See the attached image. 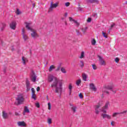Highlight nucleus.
Segmentation results:
<instances>
[{
	"label": "nucleus",
	"mask_w": 127,
	"mask_h": 127,
	"mask_svg": "<svg viewBox=\"0 0 127 127\" xmlns=\"http://www.w3.org/2000/svg\"><path fill=\"white\" fill-rule=\"evenodd\" d=\"M5 23H1L0 24V26L1 27V30H3V28H4V27H5Z\"/></svg>",
	"instance_id": "obj_21"
},
{
	"label": "nucleus",
	"mask_w": 127,
	"mask_h": 127,
	"mask_svg": "<svg viewBox=\"0 0 127 127\" xmlns=\"http://www.w3.org/2000/svg\"><path fill=\"white\" fill-rule=\"evenodd\" d=\"M30 25H31V23H26V28L28 29V30H30V31L32 32L31 34V36H32L33 38H37V37H39L38 34H37L36 31L33 30V29L30 27Z\"/></svg>",
	"instance_id": "obj_3"
},
{
	"label": "nucleus",
	"mask_w": 127,
	"mask_h": 127,
	"mask_svg": "<svg viewBox=\"0 0 127 127\" xmlns=\"http://www.w3.org/2000/svg\"><path fill=\"white\" fill-rule=\"evenodd\" d=\"M68 89L69 90V95H71L72 93V89H73V86L72 85V83H69L68 85Z\"/></svg>",
	"instance_id": "obj_18"
},
{
	"label": "nucleus",
	"mask_w": 127,
	"mask_h": 127,
	"mask_svg": "<svg viewBox=\"0 0 127 127\" xmlns=\"http://www.w3.org/2000/svg\"><path fill=\"white\" fill-rule=\"evenodd\" d=\"M78 10H80V11H82L83 10V9L80 7L78 8Z\"/></svg>",
	"instance_id": "obj_49"
},
{
	"label": "nucleus",
	"mask_w": 127,
	"mask_h": 127,
	"mask_svg": "<svg viewBox=\"0 0 127 127\" xmlns=\"http://www.w3.org/2000/svg\"><path fill=\"white\" fill-rule=\"evenodd\" d=\"M92 68L93 70H97V69L98 68V67H97V65H96L95 64H92Z\"/></svg>",
	"instance_id": "obj_31"
},
{
	"label": "nucleus",
	"mask_w": 127,
	"mask_h": 127,
	"mask_svg": "<svg viewBox=\"0 0 127 127\" xmlns=\"http://www.w3.org/2000/svg\"><path fill=\"white\" fill-rule=\"evenodd\" d=\"M69 21H70L71 22H75L76 21V20H75L74 19H73V18L71 17H69Z\"/></svg>",
	"instance_id": "obj_32"
},
{
	"label": "nucleus",
	"mask_w": 127,
	"mask_h": 127,
	"mask_svg": "<svg viewBox=\"0 0 127 127\" xmlns=\"http://www.w3.org/2000/svg\"><path fill=\"white\" fill-rule=\"evenodd\" d=\"M32 99H34V100H36V95H35V93L32 94Z\"/></svg>",
	"instance_id": "obj_33"
},
{
	"label": "nucleus",
	"mask_w": 127,
	"mask_h": 127,
	"mask_svg": "<svg viewBox=\"0 0 127 127\" xmlns=\"http://www.w3.org/2000/svg\"><path fill=\"white\" fill-rule=\"evenodd\" d=\"M125 4H127V1H126Z\"/></svg>",
	"instance_id": "obj_56"
},
{
	"label": "nucleus",
	"mask_w": 127,
	"mask_h": 127,
	"mask_svg": "<svg viewBox=\"0 0 127 127\" xmlns=\"http://www.w3.org/2000/svg\"><path fill=\"white\" fill-rule=\"evenodd\" d=\"M48 124H49V125H51V124H52V119H51V118H48Z\"/></svg>",
	"instance_id": "obj_30"
},
{
	"label": "nucleus",
	"mask_w": 127,
	"mask_h": 127,
	"mask_svg": "<svg viewBox=\"0 0 127 127\" xmlns=\"http://www.w3.org/2000/svg\"><path fill=\"white\" fill-rule=\"evenodd\" d=\"M86 2L88 3H99L98 0H86Z\"/></svg>",
	"instance_id": "obj_14"
},
{
	"label": "nucleus",
	"mask_w": 127,
	"mask_h": 127,
	"mask_svg": "<svg viewBox=\"0 0 127 127\" xmlns=\"http://www.w3.org/2000/svg\"><path fill=\"white\" fill-rule=\"evenodd\" d=\"M93 16H94V17H97V13H94L92 14Z\"/></svg>",
	"instance_id": "obj_47"
},
{
	"label": "nucleus",
	"mask_w": 127,
	"mask_h": 127,
	"mask_svg": "<svg viewBox=\"0 0 127 127\" xmlns=\"http://www.w3.org/2000/svg\"><path fill=\"white\" fill-rule=\"evenodd\" d=\"M90 88L91 90H93L94 92H96L97 91V88H96V86H95V85L93 84V83H90Z\"/></svg>",
	"instance_id": "obj_15"
},
{
	"label": "nucleus",
	"mask_w": 127,
	"mask_h": 127,
	"mask_svg": "<svg viewBox=\"0 0 127 127\" xmlns=\"http://www.w3.org/2000/svg\"><path fill=\"white\" fill-rule=\"evenodd\" d=\"M111 125L114 127L115 126V122L114 121H112L111 122Z\"/></svg>",
	"instance_id": "obj_48"
},
{
	"label": "nucleus",
	"mask_w": 127,
	"mask_h": 127,
	"mask_svg": "<svg viewBox=\"0 0 127 127\" xmlns=\"http://www.w3.org/2000/svg\"><path fill=\"white\" fill-rule=\"evenodd\" d=\"M32 94H35V91L34 90V88H32L31 89Z\"/></svg>",
	"instance_id": "obj_45"
},
{
	"label": "nucleus",
	"mask_w": 127,
	"mask_h": 127,
	"mask_svg": "<svg viewBox=\"0 0 127 127\" xmlns=\"http://www.w3.org/2000/svg\"><path fill=\"white\" fill-rule=\"evenodd\" d=\"M16 13V14H20V13H21V12L19 10V9H17Z\"/></svg>",
	"instance_id": "obj_35"
},
{
	"label": "nucleus",
	"mask_w": 127,
	"mask_h": 127,
	"mask_svg": "<svg viewBox=\"0 0 127 127\" xmlns=\"http://www.w3.org/2000/svg\"><path fill=\"white\" fill-rule=\"evenodd\" d=\"M10 28L11 29H13L14 30L16 28V22L15 21H12L10 24Z\"/></svg>",
	"instance_id": "obj_9"
},
{
	"label": "nucleus",
	"mask_w": 127,
	"mask_h": 127,
	"mask_svg": "<svg viewBox=\"0 0 127 127\" xmlns=\"http://www.w3.org/2000/svg\"><path fill=\"white\" fill-rule=\"evenodd\" d=\"M76 34L77 35H81V32H80V31H79V30H76Z\"/></svg>",
	"instance_id": "obj_41"
},
{
	"label": "nucleus",
	"mask_w": 127,
	"mask_h": 127,
	"mask_svg": "<svg viewBox=\"0 0 127 127\" xmlns=\"http://www.w3.org/2000/svg\"><path fill=\"white\" fill-rule=\"evenodd\" d=\"M30 111H29V109L27 107V106H25L24 108V111L23 112V116H25V114H29Z\"/></svg>",
	"instance_id": "obj_11"
},
{
	"label": "nucleus",
	"mask_w": 127,
	"mask_h": 127,
	"mask_svg": "<svg viewBox=\"0 0 127 127\" xmlns=\"http://www.w3.org/2000/svg\"><path fill=\"white\" fill-rule=\"evenodd\" d=\"M92 20V19H91V18H88L87 19V22H91Z\"/></svg>",
	"instance_id": "obj_46"
},
{
	"label": "nucleus",
	"mask_w": 127,
	"mask_h": 127,
	"mask_svg": "<svg viewBox=\"0 0 127 127\" xmlns=\"http://www.w3.org/2000/svg\"><path fill=\"white\" fill-rule=\"evenodd\" d=\"M61 71L62 72V73L66 74V70L65 69V68H64V67H61Z\"/></svg>",
	"instance_id": "obj_27"
},
{
	"label": "nucleus",
	"mask_w": 127,
	"mask_h": 127,
	"mask_svg": "<svg viewBox=\"0 0 127 127\" xmlns=\"http://www.w3.org/2000/svg\"><path fill=\"white\" fill-rule=\"evenodd\" d=\"M101 117L103 119H108V120H111L112 119V116L106 114H101Z\"/></svg>",
	"instance_id": "obj_10"
},
{
	"label": "nucleus",
	"mask_w": 127,
	"mask_h": 127,
	"mask_svg": "<svg viewBox=\"0 0 127 127\" xmlns=\"http://www.w3.org/2000/svg\"><path fill=\"white\" fill-rule=\"evenodd\" d=\"M87 78H88V76L87 75V74H86L85 73H83L82 80H83V81H85V82H86V81H87Z\"/></svg>",
	"instance_id": "obj_19"
},
{
	"label": "nucleus",
	"mask_w": 127,
	"mask_h": 127,
	"mask_svg": "<svg viewBox=\"0 0 127 127\" xmlns=\"http://www.w3.org/2000/svg\"><path fill=\"white\" fill-rule=\"evenodd\" d=\"M102 35H103L104 37H105V38H108V34L104 32V31L102 32Z\"/></svg>",
	"instance_id": "obj_28"
},
{
	"label": "nucleus",
	"mask_w": 127,
	"mask_h": 127,
	"mask_svg": "<svg viewBox=\"0 0 127 127\" xmlns=\"http://www.w3.org/2000/svg\"><path fill=\"white\" fill-rule=\"evenodd\" d=\"M28 61V60H27V59L26 58H25L24 57H23L22 58V62L24 65H25V64H26V63H27Z\"/></svg>",
	"instance_id": "obj_17"
},
{
	"label": "nucleus",
	"mask_w": 127,
	"mask_h": 127,
	"mask_svg": "<svg viewBox=\"0 0 127 127\" xmlns=\"http://www.w3.org/2000/svg\"><path fill=\"white\" fill-rule=\"evenodd\" d=\"M115 61V62H116V63H119V62H120V59H119L118 58H116Z\"/></svg>",
	"instance_id": "obj_37"
},
{
	"label": "nucleus",
	"mask_w": 127,
	"mask_h": 127,
	"mask_svg": "<svg viewBox=\"0 0 127 127\" xmlns=\"http://www.w3.org/2000/svg\"><path fill=\"white\" fill-rule=\"evenodd\" d=\"M37 78V76L34 73V71L33 70L31 71V80L32 82H36V79Z\"/></svg>",
	"instance_id": "obj_7"
},
{
	"label": "nucleus",
	"mask_w": 127,
	"mask_h": 127,
	"mask_svg": "<svg viewBox=\"0 0 127 127\" xmlns=\"http://www.w3.org/2000/svg\"><path fill=\"white\" fill-rule=\"evenodd\" d=\"M113 26H115V23L111 25V28H113Z\"/></svg>",
	"instance_id": "obj_53"
},
{
	"label": "nucleus",
	"mask_w": 127,
	"mask_h": 127,
	"mask_svg": "<svg viewBox=\"0 0 127 127\" xmlns=\"http://www.w3.org/2000/svg\"><path fill=\"white\" fill-rule=\"evenodd\" d=\"M103 105V102H100L98 104L95 106V114L96 115H98V114L100 113V111L102 112V113H104V114H106L107 113V109L109 108V105H110V102L109 101H107L104 107L102 108V109L101 110L99 109L100 107Z\"/></svg>",
	"instance_id": "obj_2"
},
{
	"label": "nucleus",
	"mask_w": 127,
	"mask_h": 127,
	"mask_svg": "<svg viewBox=\"0 0 127 127\" xmlns=\"http://www.w3.org/2000/svg\"><path fill=\"white\" fill-rule=\"evenodd\" d=\"M53 80H54V81L51 84V87L53 88V89H55L56 93H61V92H62L63 80H59L57 77L53 76L52 74L49 75L48 78V82H51Z\"/></svg>",
	"instance_id": "obj_1"
},
{
	"label": "nucleus",
	"mask_w": 127,
	"mask_h": 127,
	"mask_svg": "<svg viewBox=\"0 0 127 127\" xmlns=\"http://www.w3.org/2000/svg\"><path fill=\"white\" fill-rule=\"evenodd\" d=\"M24 103V97L22 94H19L17 95L16 98V101L15 102L16 106H19V105H22Z\"/></svg>",
	"instance_id": "obj_4"
},
{
	"label": "nucleus",
	"mask_w": 127,
	"mask_h": 127,
	"mask_svg": "<svg viewBox=\"0 0 127 127\" xmlns=\"http://www.w3.org/2000/svg\"><path fill=\"white\" fill-rule=\"evenodd\" d=\"M67 15H68V13H65V16H67Z\"/></svg>",
	"instance_id": "obj_54"
},
{
	"label": "nucleus",
	"mask_w": 127,
	"mask_h": 127,
	"mask_svg": "<svg viewBox=\"0 0 127 127\" xmlns=\"http://www.w3.org/2000/svg\"><path fill=\"white\" fill-rule=\"evenodd\" d=\"M33 6L34 7V6H35V4H33Z\"/></svg>",
	"instance_id": "obj_55"
},
{
	"label": "nucleus",
	"mask_w": 127,
	"mask_h": 127,
	"mask_svg": "<svg viewBox=\"0 0 127 127\" xmlns=\"http://www.w3.org/2000/svg\"><path fill=\"white\" fill-rule=\"evenodd\" d=\"M2 118L3 119H6L8 118V114L6 113V112L3 111H2Z\"/></svg>",
	"instance_id": "obj_16"
},
{
	"label": "nucleus",
	"mask_w": 127,
	"mask_h": 127,
	"mask_svg": "<svg viewBox=\"0 0 127 127\" xmlns=\"http://www.w3.org/2000/svg\"><path fill=\"white\" fill-rule=\"evenodd\" d=\"M65 6H69V5H70V2H67L65 3Z\"/></svg>",
	"instance_id": "obj_43"
},
{
	"label": "nucleus",
	"mask_w": 127,
	"mask_h": 127,
	"mask_svg": "<svg viewBox=\"0 0 127 127\" xmlns=\"http://www.w3.org/2000/svg\"><path fill=\"white\" fill-rule=\"evenodd\" d=\"M53 69H55V66L53 65H52L50 67V68L49 69V71L50 72H51L52 71V70H53Z\"/></svg>",
	"instance_id": "obj_25"
},
{
	"label": "nucleus",
	"mask_w": 127,
	"mask_h": 127,
	"mask_svg": "<svg viewBox=\"0 0 127 127\" xmlns=\"http://www.w3.org/2000/svg\"><path fill=\"white\" fill-rule=\"evenodd\" d=\"M35 106L37 108H40V105H39V103H35Z\"/></svg>",
	"instance_id": "obj_39"
},
{
	"label": "nucleus",
	"mask_w": 127,
	"mask_h": 127,
	"mask_svg": "<svg viewBox=\"0 0 127 127\" xmlns=\"http://www.w3.org/2000/svg\"><path fill=\"white\" fill-rule=\"evenodd\" d=\"M108 32H109V33H110V32H111V30H109V31H108Z\"/></svg>",
	"instance_id": "obj_57"
},
{
	"label": "nucleus",
	"mask_w": 127,
	"mask_h": 127,
	"mask_svg": "<svg viewBox=\"0 0 127 127\" xmlns=\"http://www.w3.org/2000/svg\"><path fill=\"white\" fill-rule=\"evenodd\" d=\"M48 110H51V104H50V103H48Z\"/></svg>",
	"instance_id": "obj_38"
},
{
	"label": "nucleus",
	"mask_w": 127,
	"mask_h": 127,
	"mask_svg": "<svg viewBox=\"0 0 127 127\" xmlns=\"http://www.w3.org/2000/svg\"><path fill=\"white\" fill-rule=\"evenodd\" d=\"M79 97L80 99H83V95L82 94V93H80L79 94Z\"/></svg>",
	"instance_id": "obj_44"
},
{
	"label": "nucleus",
	"mask_w": 127,
	"mask_h": 127,
	"mask_svg": "<svg viewBox=\"0 0 127 127\" xmlns=\"http://www.w3.org/2000/svg\"><path fill=\"white\" fill-rule=\"evenodd\" d=\"M77 109V107L76 106H72L71 107V110L73 113H76V110Z\"/></svg>",
	"instance_id": "obj_26"
},
{
	"label": "nucleus",
	"mask_w": 127,
	"mask_h": 127,
	"mask_svg": "<svg viewBox=\"0 0 127 127\" xmlns=\"http://www.w3.org/2000/svg\"><path fill=\"white\" fill-rule=\"evenodd\" d=\"M127 110H125L123 112H120V115H123L124 114H127Z\"/></svg>",
	"instance_id": "obj_40"
},
{
	"label": "nucleus",
	"mask_w": 127,
	"mask_h": 127,
	"mask_svg": "<svg viewBox=\"0 0 127 127\" xmlns=\"http://www.w3.org/2000/svg\"><path fill=\"white\" fill-rule=\"evenodd\" d=\"M81 82L82 81L80 79H79L77 80H76V84L77 86H80V84H81Z\"/></svg>",
	"instance_id": "obj_23"
},
{
	"label": "nucleus",
	"mask_w": 127,
	"mask_h": 127,
	"mask_svg": "<svg viewBox=\"0 0 127 127\" xmlns=\"http://www.w3.org/2000/svg\"><path fill=\"white\" fill-rule=\"evenodd\" d=\"M74 23H75L76 26H77V27H78V26H79V25H80V24L79 23H78V22H77V21H75Z\"/></svg>",
	"instance_id": "obj_36"
},
{
	"label": "nucleus",
	"mask_w": 127,
	"mask_h": 127,
	"mask_svg": "<svg viewBox=\"0 0 127 127\" xmlns=\"http://www.w3.org/2000/svg\"><path fill=\"white\" fill-rule=\"evenodd\" d=\"M58 6V3L53 4V2L51 3V6L49 8V10H52V8H55Z\"/></svg>",
	"instance_id": "obj_12"
},
{
	"label": "nucleus",
	"mask_w": 127,
	"mask_h": 127,
	"mask_svg": "<svg viewBox=\"0 0 127 127\" xmlns=\"http://www.w3.org/2000/svg\"><path fill=\"white\" fill-rule=\"evenodd\" d=\"M119 115H121L120 112V113H119V112L114 113L112 114V118H116V117H118V116H119Z\"/></svg>",
	"instance_id": "obj_20"
},
{
	"label": "nucleus",
	"mask_w": 127,
	"mask_h": 127,
	"mask_svg": "<svg viewBox=\"0 0 127 127\" xmlns=\"http://www.w3.org/2000/svg\"><path fill=\"white\" fill-rule=\"evenodd\" d=\"M99 58V64L101 65V66H106V62L104 60V59L101 57V56H98Z\"/></svg>",
	"instance_id": "obj_8"
},
{
	"label": "nucleus",
	"mask_w": 127,
	"mask_h": 127,
	"mask_svg": "<svg viewBox=\"0 0 127 127\" xmlns=\"http://www.w3.org/2000/svg\"><path fill=\"white\" fill-rule=\"evenodd\" d=\"M15 115L16 116H19V114L18 113H17V112H15Z\"/></svg>",
	"instance_id": "obj_51"
},
{
	"label": "nucleus",
	"mask_w": 127,
	"mask_h": 127,
	"mask_svg": "<svg viewBox=\"0 0 127 127\" xmlns=\"http://www.w3.org/2000/svg\"><path fill=\"white\" fill-rule=\"evenodd\" d=\"M113 88H114V86L113 85H107L106 86H105L103 89V92L104 94H109V92L108 90H111V91H112V92H113V93H115L116 91H114L113 90Z\"/></svg>",
	"instance_id": "obj_5"
},
{
	"label": "nucleus",
	"mask_w": 127,
	"mask_h": 127,
	"mask_svg": "<svg viewBox=\"0 0 127 127\" xmlns=\"http://www.w3.org/2000/svg\"><path fill=\"white\" fill-rule=\"evenodd\" d=\"M87 29H88V28L87 27L84 28H82V32H83V33H85V32L87 31Z\"/></svg>",
	"instance_id": "obj_34"
},
{
	"label": "nucleus",
	"mask_w": 127,
	"mask_h": 127,
	"mask_svg": "<svg viewBox=\"0 0 127 127\" xmlns=\"http://www.w3.org/2000/svg\"><path fill=\"white\" fill-rule=\"evenodd\" d=\"M79 65L81 68L84 67V66H85V64H84V62L83 61H80V63L79 64Z\"/></svg>",
	"instance_id": "obj_24"
},
{
	"label": "nucleus",
	"mask_w": 127,
	"mask_h": 127,
	"mask_svg": "<svg viewBox=\"0 0 127 127\" xmlns=\"http://www.w3.org/2000/svg\"><path fill=\"white\" fill-rule=\"evenodd\" d=\"M22 35L23 36V39L24 40V41H26V40H28V35L26 34L25 29H22Z\"/></svg>",
	"instance_id": "obj_6"
},
{
	"label": "nucleus",
	"mask_w": 127,
	"mask_h": 127,
	"mask_svg": "<svg viewBox=\"0 0 127 127\" xmlns=\"http://www.w3.org/2000/svg\"><path fill=\"white\" fill-rule=\"evenodd\" d=\"M85 52H82L81 53V55H80V56L79 57V58L80 59H83V58H84V57H85Z\"/></svg>",
	"instance_id": "obj_22"
},
{
	"label": "nucleus",
	"mask_w": 127,
	"mask_h": 127,
	"mask_svg": "<svg viewBox=\"0 0 127 127\" xmlns=\"http://www.w3.org/2000/svg\"><path fill=\"white\" fill-rule=\"evenodd\" d=\"M40 90V87H38L37 88V92H39Z\"/></svg>",
	"instance_id": "obj_50"
},
{
	"label": "nucleus",
	"mask_w": 127,
	"mask_h": 127,
	"mask_svg": "<svg viewBox=\"0 0 127 127\" xmlns=\"http://www.w3.org/2000/svg\"><path fill=\"white\" fill-rule=\"evenodd\" d=\"M60 70V66H58V68L56 70V71H59Z\"/></svg>",
	"instance_id": "obj_52"
},
{
	"label": "nucleus",
	"mask_w": 127,
	"mask_h": 127,
	"mask_svg": "<svg viewBox=\"0 0 127 127\" xmlns=\"http://www.w3.org/2000/svg\"><path fill=\"white\" fill-rule=\"evenodd\" d=\"M26 87H27V91H29V90H30V88L29 87V84H27Z\"/></svg>",
	"instance_id": "obj_42"
},
{
	"label": "nucleus",
	"mask_w": 127,
	"mask_h": 127,
	"mask_svg": "<svg viewBox=\"0 0 127 127\" xmlns=\"http://www.w3.org/2000/svg\"><path fill=\"white\" fill-rule=\"evenodd\" d=\"M91 44L92 45H96V40L95 39H93L91 40Z\"/></svg>",
	"instance_id": "obj_29"
},
{
	"label": "nucleus",
	"mask_w": 127,
	"mask_h": 127,
	"mask_svg": "<svg viewBox=\"0 0 127 127\" xmlns=\"http://www.w3.org/2000/svg\"><path fill=\"white\" fill-rule=\"evenodd\" d=\"M17 124L18 125V127H26V124H25V122L24 121L20 122L19 121L17 122Z\"/></svg>",
	"instance_id": "obj_13"
}]
</instances>
